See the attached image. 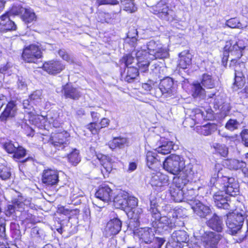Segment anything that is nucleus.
Masks as SVG:
<instances>
[{
	"instance_id": "79ce46f5",
	"label": "nucleus",
	"mask_w": 248,
	"mask_h": 248,
	"mask_svg": "<svg viewBox=\"0 0 248 248\" xmlns=\"http://www.w3.org/2000/svg\"><path fill=\"white\" fill-rule=\"evenodd\" d=\"M138 35V31L134 28L131 29L127 33V38L126 41L130 44L132 46H135L137 42L136 36Z\"/></svg>"
},
{
	"instance_id": "2eb2a0df",
	"label": "nucleus",
	"mask_w": 248,
	"mask_h": 248,
	"mask_svg": "<svg viewBox=\"0 0 248 248\" xmlns=\"http://www.w3.org/2000/svg\"><path fill=\"white\" fill-rule=\"evenodd\" d=\"M65 68V66L59 61L51 60L45 62L43 69L49 74H57L60 73Z\"/></svg>"
},
{
	"instance_id": "f257e3e1",
	"label": "nucleus",
	"mask_w": 248,
	"mask_h": 248,
	"mask_svg": "<svg viewBox=\"0 0 248 248\" xmlns=\"http://www.w3.org/2000/svg\"><path fill=\"white\" fill-rule=\"evenodd\" d=\"M219 164H216L215 171L210 180L211 192L215 206L218 208L230 209V205L226 194L235 196L239 194V186L237 180L227 175L225 169H219Z\"/></svg>"
},
{
	"instance_id": "393cba45",
	"label": "nucleus",
	"mask_w": 248,
	"mask_h": 248,
	"mask_svg": "<svg viewBox=\"0 0 248 248\" xmlns=\"http://www.w3.org/2000/svg\"><path fill=\"white\" fill-rule=\"evenodd\" d=\"M96 157L103 168V169H101L102 172L103 173L104 172L108 173H110L113 168L111 159L107 155L102 154H98L96 155Z\"/></svg>"
},
{
	"instance_id": "680f3d73",
	"label": "nucleus",
	"mask_w": 248,
	"mask_h": 248,
	"mask_svg": "<svg viewBox=\"0 0 248 248\" xmlns=\"http://www.w3.org/2000/svg\"><path fill=\"white\" fill-rule=\"evenodd\" d=\"M99 5L103 4L116 5L119 3L118 0H97Z\"/></svg>"
},
{
	"instance_id": "49530a36",
	"label": "nucleus",
	"mask_w": 248,
	"mask_h": 248,
	"mask_svg": "<svg viewBox=\"0 0 248 248\" xmlns=\"http://www.w3.org/2000/svg\"><path fill=\"white\" fill-rule=\"evenodd\" d=\"M240 125V124L235 119H230L226 123L225 127L228 130L233 131L235 129H238V127Z\"/></svg>"
},
{
	"instance_id": "ddd939ff",
	"label": "nucleus",
	"mask_w": 248,
	"mask_h": 248,
	"mask_svg": "<svg viewBox=\"0 0 248 248\" xmlns=\"http://www.w3.org/2000/svg\"><path fill=\"white\" fill-rule=\"evenodd\" d=\"M191 117L195 123L198 124L203 120H212L213 118V111L211 109L204 112L201 109L196 108L192 111Z\"/></svg>"
},
{
	"instance_id": "20e7f679",
	"label": "nucleus",
	"mask_w": 248,
	"mask_h": 248,
	"mask_svg": "<svg viewBox=\"0 0 248 248\" xmlns=\"http://www.w3.org/2000/svg\"><path fill=\"white\" fill-rule=\"evenodd\" d=\"M147 54L149 59L155 60L167 58L169 53L163 46L159 41L151 40L146 45Z\"/></svg>"
},
{
	"instance_id": "6e6552de",
	"label": "nucleus",
	"mask_w": 248,
	"mask_h": 248,
	"mask_svg": "<svg viewBox=\"0 0 248 248\" xmlns=\"http://www.w3.org/2000/svg\"><path fill=\"white\" fill-rule=\"evenodd\" d=\"M69 134L63 131L60 133H55L51 135L50 143L58 150H62L66 148L65 150L70 149L68 145L69 143Z\"/></svg>"
},
{
	"instance_id": "4d7b16f0",
	"label": "nucleus",
	"mask_w": 248,
	"mask_h": 248,
	"mask_svg": "<svg viewBox=\"0 0 248 248\" xmlns=\"http://www.w3.org/2000/svg\"><path fill=\"white\" fill-rule=\"evenodd\" d=\"M132 55L133 54L124 56L121 60L122 63H124V66L127 67V68L136 60Z\"/></svg>"
},
{
	"instance_id": "bf43d9fd",
	"label": "nucleus",
	"mask_w": 248,
	"mask_h": 248,
	"mask_svg": "<svg viewBox=\"0 0 248 248\" xmlns=\"http://www.w3.org/2000/svg\"><path fill=\"white\" fill-rule=\"evenodd\" d=\"M6 221L4 219H0V237L3 239H6Z\"/></svg>"
},
{
	"instance_id": "423d86ee",
	"label": "nucleus",
	"mask_w": 248,
	"mask_h": 248,
	"mask_svg": "<svg viewBox=\"0 0 248 248\" xmlns=\"http://www.w3.org/2000/svg\"><path fill=\"white\" fill-rule=\"evenodd\" d=\"M177 220L176 213L174 211L170 212L167 216H161L158 219L157 228L169 232L176 226L184 224L183 222L179 223Z\"/></svg>"
},
{
	"instance_id": "603ef678",
	"label": "nucleus",
	"mask_w": 248,
	"mask_h": 248,
	"mask_svg": "<svg viewBox=\"0 0 248 248\" xmlns=\"http://www.w3.org/2000/svg\"><path fill=\"white\" fill-rule=\"evenodd\" d=\"M16 143H13L12 141H9L3 144V147L8 153L13 154L16 149L17 148L16 147Z\"/></svg>"
},
{
	"instance_id": "5fc2aeb1",
	"label": "nucleus",
	"mask_w": 248,
	"mask_h": 248,
	"mask_svg": "<svg viewBox=\"0 0 248 248\" xmlns=\"http://www.w3.org/2000/svg\"><path fill=\"white\" fill-rule=\"evenodd\" d=\"M124 6V10L129 13H134L137 10V8L134 2V0H131L130 1L127 2L125 3Z\"/></svg>"
},
{
	"instance_id": "052dcab7",
	"label": "nucleus",
	"mask_w": 248,
	"mask_h": 248,
	"mask_svg": "<svg viewBox=\"0 0 248 248\" xmlns=\"http://www.w3.org/2000/svg\"><path fill=\"white\" fill-rule=\"evenodd\" d=\"M26 8L20 5L14 6L12 9V12L16 15H21L22 16L24 12H26Z\"/></svg>"
},
{
	"instance_id": "864d4df0",
	"label": "nucleus",
	"mask_w": 248,
	"mask_h": 248,
	"mask_svg": "<svg viewBox=\"0 0 248 248\" xmlns=\"http://www.w3.org/2000/svg\"><path fill=\"white\" fill-rule=\"evenodd\" d=\"M165 241L163 238L154 237L151 242L152 244L148 248H161Z\"/></svg>"
},
{
	"instance_id": "37998d69",
	"label": "nucleus",
	"mask_w": 248,
	"mask_h": 248,
	"mask_svg": "<svg viewBox=\"0 0 248 248\" xmlns=\"http://www.w3.org/2000/svg\"><path fill=\"white\" fill-rule=\"evenodd\" d=\"M11 171L10 168L7 167H2L0 168V180L8 181L11 179Z\"/></svg>"
},
{
	"instance_id": "6e6d98bb",
	"label": "nucleus",
	"mask_w": 248,
	"mask_h": 248,
	"mask_svg": "<svg viewBox=\"0 0 248 248\" xmlns=\"http://www.w3.org/2000/svg\"><path fill=\"white\" fill-rule=\"evenodd\" d=\"M143 89L147 91L152 92L151 93H153V92L155 90L156 91V88H155V82L151 80L148 81L147 83H143L142 85Z\"/></svg>"
},
{
	"instance_id": "e433bc0d",
	"label": "nucleus",
	"mask_w": 248,
	"mask_h": 248,
	"mask_svg": "<svg viewBox=\"0 0 248 248\" xmlns=\"http://www.w3.org/2000/svg\"><path fill=\"white\" fill-rule=\"evenodd\" d=\"M191 92L192 95L195 98H203L205 96V90L199 83L193 84Z\"/></svg>"
},
{
	"instance_id": "7ed1b4c3",
	"label": "nucleus",
	"mask_w": 248,
	"mask_h": 248,
	"mask_svg": "<svg viewBox=\"0 0 248 248\" xmlns=\"http://www.w3.org/2000/svg\"><path fill=\"white\" fill-rule=\"evenodd\" d=\"M155 95L156 97L162 96L167 100L175 97L176 90L174 86L173 79L167 77L161 80L159 87L156 88Z\"/></svg>"
},
{
	"instance_id": "3c124183",
	"label": "nucleus",
	"mask_w": 248,
	"mask_h": 248,
	"mask_svg": "<svg viewBox=\"0 0 248 248\" xmlns=\"http://www.w3.org/2000/svg\"><path fill=\"white\" fill-rule=\"evenodd\" d=\"M216 152L223 157H226L228 154V149L223 144H216L214 146Z\"/></svg>"
},
{
	"instance_id": "0eeeda50",
	"label": "nucleus",
	"mask_w": 248,
	"mask_h": 248,
	"mask_svg": "<svg viewBox=\"0 0 248 248\" xmlns=\"http://www.w3.org/2000/svg\"><path fill=\"white\" fill-rule=\"evenodd\" d=\"M230 66L232 67L235 71L234 84L238 88L242 87L245 82L244 74L246 70L245 63L239 62L233 59L231 61Z\"/></svg>"
},
{
	"instance_id": "b1692460",
	"label": "nucleus",
	"mask_w": 248,
	"mask_h": 248,
	"mask_svg": "<svg viewBox=\"0 0 248 248\" xmlns=\"http://www.w3.org/2000/svg\"><path fill=\"white\" fill-rule=\"evenodd\" d=\"M62 92L66 98L77 100L81 96L80 92L78 89L68 84L63 87Z\"/></svg>"
},
{
	"instance_id": "58836bf2",
	"label": "nucleus",
	"mask_w": 248,
	"mask_h": 248,
	"mask_svg": "<svg viewBox=\"0 0 248 248\" xmlns=\"http://www.w3.org/2000/svg\"><path fill=\"white\" fill-rule=\"evenodd\" d=\"M138 76V69L134 66H129L127 68V74L125 78V80L129 83L133 82Z\"/></svg>"
},
{
	"instance_id": "0e129e2a",
	"label": "nucleus",
	"mask_w": 248,
	"mask_h": 248,
	"mask_svg": "<svg viewBox=\"0 0 248 248\" xmlns=\"http://www.w3.org/2000/svg\"><path fill=\"white\" fill-rule=\"evenodd\" d=\"M149 211L150 212L152 217L154 218L155 219L156 221H157L161 216V214L158 210L157 208L149 209Z\"/></svg>"
},
{
	"instance_id": "8fccbe9b",
	"label": "nucleus",
	"mask_w": 248,
	"mask_h": 248,
	"mask_svg": "<svg viewBox=\"0 0 248 248\" xmlns=\"http://www.w3.org/2000/svg\"><path fill=\"white\" fill-rule=\"evenodd\" d=\"M42 93L37 90L33 92L30 96V102L33 104H38L41 101Z\"/></svg>"
},
{
	"instance_id": "f8f14e48",
	"label": "nucleus",
	"mask_w": 248,
	"mask_h": 248,
	"mask_svg": "<svg viewBox=\"0 0 248 248\" xmlns=\"http://www.w3.org/2000/svg\"><path fill=\"white\" fill-rule=\"evenodd\" d=\"M152 186L156 190H161L169 184V176L161 172L154 173L150 180Z\"/></svg>"
},
{
	"instance_id": "c85d7f7f",
	"label": "nucleus",
	"mask_w": 248,
	"mask_h": 248,
	"mask_svg": "<svg viewBox=\"0 0 248 248\" xmlns=\"http://www.w3.org/2000/svg\"><path fill=\"white\" fill-rule=\"evenodd\" d=\"M245 48L243 42L239 40L229 47V52L232 55H234L236 58L240 59L243 55L242 52Z\"/></svg>"
},
{
	"instance_id": "9d476101",
	"label": "nucleus",
	"mask_w": 248,
	"mask_h": 248,
	"mask_svg": "<svg viewBox=\"0 0 248 248\" xmlns=\"http://www.w3.org/2000/svg\"><path fill=\"white\" fill-rule=\"evenodd\" d=\"M132 54L136 57L139 70L142 72H146L150 64V62L148 60L149 57L147 56V50L145 48H141L136 51H133Z\"/></svg>"
},
{
	"instance_id": "4be33fe9",
	"label": "nucleus",
	"mask_w": 248,
	"mask_h": 248,
	"mask_svg": "<svg viewBox=\"0 0 248 248\" xmlns=\"http://www.w3.org/2000/svg\"><path fill=\"white\" fill-rule=\"evenodd\" d=\"M206 224L210 229L218 232H222L224 226L222 219L216 214L207 221Z\"/></svg>"
},
{
	"instance_id": "39448f33",
	"label": "nucleus",
	"mask_w": 248,
	"mask_h": 248,
	"mask_svg": "<svg viewBox=\"0 0 248 248\" xmlns=\"http://www.w3.org/2000/svg\"><path fill=\"white\" fill-rule=\"evenodd\" d=\"M151 11L163 20L171 22L176 20V16L175 12L170 9L169 6L163 1L161 0L155 5L153 6Z\"/></svg>"
},
{
	"instance_id": "412c9836",
	"label": "nucleus",
	"mask_w": 248,
	"mask_h": 248,
	"mask_svg": "<svg viewBox=\"0 0 248 248\" xmlns=\"http://www.w3.org/2000/svg\"><path fill=\"white\" fill-rule=\"evenodd\" d=\"M16 106L15 103L13 101L9 102L0 115V121L5 122L8 119L14 117L16 115Z\"/></svg>"
},
{
	"instance_id": "c03bdc74",
	"label": "nucleus",
	"mask_w": 248,
	"mask_h": 248,
	"mask_svg": "<svg viewBox=\"0 0 248 248\" xmlns=\"http://www.w3.org/2000/svg\"><path fill=\"white\" fill-rule=\"evenodd\" d=\"M23 20L27 23H31L36 19V16L34 12L30 9H26L22 16Z\"/></svg>"
},
{
	"instance_id": "6ab92c4d",
	"label": "nucleus",
	"mask_w": 248,
	"mask_h": 248,
	"mask_svg": "<svg viewBox=\"0 0 248 248\" xmlns=\"http://www.w3.org/2000/svg\"><path fill=\"white\" fill-rule=\"evenodd\" d=\"M112 194V189L108 185L103 184L99 186L95 195L97 199L104 202H108L111 201Z\"/></svg>"
},
{
	"instance_id": "09e8293b",
	"label": "nucleus",
	"mask_w": 248,
	"mask_h": 248,
	"mask_svg": "<svg viewBox=\"0 0 248 248\" xmlns=\"http://www.w3.org/2000/svg\"><path fill=\"white\" fill-rule=\"evenodd\" d=\"M126 209L129 208L131 210L136 209V207L138 205V199L134 197H129L126 200Z\"/></svg>"
},
{
	"instance_id": "a211bd4d",
	"label": "nucleus",
	"mask_w": 248,
	"mask_h": 248,
	"mask_svg": "<svg viewBox=\"0 0 248 248\" xmlns=\"http://www.w3.org/2000/svg\"><path fill=\"white\" fill-rule=\"evenodd\" d=\"M195 202H193L191 208L197 216L205 218L211 214V210L208 206L203 204L200 201Z\"/></svg>"
},
{
	"instance_id": "9b49d317",
	"label": "nucleus",
	"mask_w": 248,
	"mask_h": 248,
	"mask_svg": "<svg viewBox=\"0 0 248 248\" xmlns=\"http://www.w3.org/2000/svg\"><path fill=\"white\" fill-rule=\"evenodd\" d=\"M59 181V173L57 171L47 169L43 170L42 175V182L47 186H57Z\"/></svg>"
},
{
	"instance_id": "dca6fc26",
	"label": "nucleus",
	"mask_w": 248,
	"mask_h": 248,
	"mask_svg": "<svg viewBox=\"0 0 248 248\" xmlns=\"http://www.w3.org/2000/svg\"><path fill=\"white\" fill-rule=\"evenodd\" d=\"M222 236L213 232H209L203 241L204 248H217V244Z\"/></svg>"
},
{
	"instance_id": "c756f323",
	"label": "nucleus",
	"mask_w": 248,
	"mask_h": 248,
	"mask_svg": "<svg viewBox=\"0 0 248 248\" xmlns=\"http://www.w3.org/2000/svg\"><path fill=\"white\" fill-rule=\"evenodd\" d=\"M184 192V190L182 188L174 186L170 187V193L171 198L175 202H183Z\"/></svg>"
},
{
	"instance_id": "4468645a",
	"label": "nucleus",
	"mask_w": 248,
	"mask_h": 248,
	"mask_svg": "<svg viewBox=\"0 0 248 248\" xmlns=\"http://www.w3.org/2000/svg\"><path fill=\"white\" fill-rule=\"evenodd\" d=\"M134 233L137 235L140 240L145 243H151L154 238V233L151 228H140L134 229Z\"/></svg>"
},
{
	"instance_id": "338daca9",
	"label": "nucleus",
	"mask_w": 248,
	"mask_h": 248,
	"mask_svg": "<svg viewBox=\"0 0 248 248\" xmlns=\"http://www.w3.org/2000/svg\"><path fill=\"white\" fill-rule=\"evenodd\" d=\"M87 128L93 134H96V127H95V123H91L87 125Z\"/></svg>"
},
{
	"instance_id": "7c9ffc66",
	"label": "nucleus",
	"mask_w": 248,
	"mask_h": 248,
	"mask_svg": "<svg viewBox=\"0 0 248 248\" xmlns=\"http://www.w3.org/2000/svg\"><path fill=\"white\" fill-rule=\"evenodd\" d=\"M225 165L232 170H238L244 168L246 166L245 162L236 159H227L225 162Z\"/></svg>"
},
{
	"instance_id": "f704fd0d",
	"label": "nucleus",
	"mask_w": 248,
	"mask_h": 248,
	"mask_svg": "<svg viewBox=\"0 0 248 248\" xmlns=\"http://www.w3.org/2000/svg\"><path fill=\"white\" fill-rule=\"evenodd\" d=\"M159 154L152 151H148L146 155V164L148 168L153 169L154 165L158 161L161 162Z\"/></svg>"
},
{
	"instance_id": "2f4dec72",
	"label": "nucleus",
	"mask_w": 248,
	"mask_h": 248,
	"mask_svg": "<svg viewBox=\"0 0 248 248\" xmlns=\"http://www.w3.org/2000/svg\"><path fill=\"white\" fill-rule=\"evenodd\" d=\"M128 195L124 191L121 192L113 198L114 205L117 208L126 209V200Z\"/></svg>"
},
{
	"instance_id": "69168bd1",
	"label": "nucleus",
	"mask_w": 248,
	"mask_h": 248,
	"mask_svg": "<svg viewBox=\"0 0 248 248\" xmlns=\"http://www.w3.org/2000/svg\"><path fill=\"white\" fill-rule=\"evenodd\" d=\"M15 213V206L14 205H8L5 211V215L7 217H10Z\"/></svg>"
},
{
	"instance_id": "de8ad7c7",
	"label": "nucleus",
	"mask_w": 248,
	"mask_h": 248,
	"mask_svg": "<svg viewBox=\"0 0 248 248\" xmlns=\"http://www.w3.org/2000/svg\"><path fill=\"white\" fill-rule=\"evenodd\" d=\"M226 25L231 28L241 29L244 27V26L236 18H231L227 20L226 21Z\"/></svg>"
},
{
	"instance_id": "a18cd8bd",
	"label": "nucleus",
	"mask_w": 248,
	"mask_h": 248,
	"mask_svg": "<svg viewBox=\"0 0 248 248\" xmlns=\"http://www.w3.org/2000/svg\"><path fill=\"white\" fill-rule=\"evenodd\" d=\"M17 147L13 153V157L16 159H19L23 158L26 155V150L22 146L16 143Z\"/></svg>"
},
{
	"instance_id": "c9c22d12",
	"label": "nucleus",
	"mask_w": 248,
	"mask_h": 248,
	"mask_svg": "<svg viewBox=\"0 0 248 248\" xmlns=\"http://www.w3.org/2000/svg\"><path fill=\"white\" fill-rule=\"evenodd\" d=\"M69 150V153L67 154V158L69 162L72 165L76 166L80 161L81 158L79 156V151L76 149H71Z\"/></svg>"
},
{
	"instance_id": "aec40b11",
	"label": "nucleus",
	"mask_w": 248,
	"mask_h": 248,
	"mask_svg": "<svg viewBox=\"0 0 248 248\" xmlns=\"http://www.w3.org/2000/svg\"><path fill=\"white\" fill-rule=\"evenodd\" d=\"M129 216H131L129 222V226L133 229H135L140 225L141 222V217L143 216L142 210L140 208H136L131 210L128 213Z\"/></svg>"
},
{
	"instance_id": "e2e57ef3",
	"label": "nucleus",
	"mask_w": 248,
	"mask_h": 248,
	"mask_svg": "<svg viewBox=\"0 0 248 248\" xmlns=\"http://www.w3.org/2000/svg\"><path fill=\"white\" fill-rule=\"evenodd\" d=\"M166 248H182V244L178 243L175 240L172 242H168L166 245Z\"/></svg>"
},
{
	"instance_id": "1a4fd4ad",
	"label": "nucleus",
	"mask_w": 248,
	"mask_h": 248,
	"mask_svg": "<svg viewBox=\"0 0 248 248\" xmlns=\"http://www.w3.org/2000/svg\"><path fill=\"white\" fill-rule=\"evenodd\" d=\"M42 56V53L39 46L31 45L24 48L22 57L23 60L27 62L36 63Z\"/></svg>"
},
{
	"instance_id": "bb28decb",
	"label": "nucleus",
	"mask_w": 248,
	"mask_h": 248,
	"mask_svg": "<svg viewBox=\"0 0 248 248\" xmlns=\"http://www.w3.org/2000/svg\"><path fill=\"white\" fill-rule=\"evenodd\" d=\"M178 66L182 69H186L191 63L192 56L188 51L185 50L181 52L179 55Z\"/></svg>"
},
{
	"instance_id": "a19ab883",
	"label": "nucleus",
	"mask_w": 248,
	"mask_h": 248,
	"mask_svg": "<svg viewBox=\"0 0 248 248\" xmlns=\"http://www.w3.org/2000/svg\"><path fill=\"white\" fill-rule=\"evenodd\" d=\"M184 198L183 202H187L192 207L193 202L199 200L195 198V194L193 189H189L184 192Z\"/></svg>"
},
{
	"instance_id": "f03ea898",
	"label": "nucleus",
	"mask_w": 248,
	"mask_h": 248,
	"mask_svg": "<svg viewBox=\"0 0 248 248\" xmlns=\"http://www.w3.org/2000/svg\"><path fill=\"white\" fill-rule=\"evenodd\" d=\"M164 169L169 173L176 175L181 172L189 173L192 166H186L183 157L179 155L171 154L165 158L163 163Z\"/></svg>"
},
{
	"instance_id": "13d9d810",
	"label": "nucleus",
	"mask_w": 248,
	"mask_h": 248,
	"mask_svg": "<svg viewBox=\"0 0 248 248\" xmlns=\"http://www.w3.org/2000/svg\"><path fill=\"white\" fill-rule=\"evenodd\" d=\"M242 143L247 147H248V129H244L240 133Z\"/></svg>"
},
{
	"instance_id": "cd10ccee",
	"label": "nucleus",
	"mask_w": 248,
	"mask_h": 248,
	"mask_svg": "<svg viewBox=\"0 0 248 248\" xmlns=\"http://www.w3.org/2000/svg\"><path fill=\"white\" fill-rule=\"evenodd\" d=\"M217 130V126L215 124L208 123L206 124L196 127L197 132L204 136H209Z\"/></svg>"
},
{
	"instance_id": "473e14b6",
	"label": "nucleus",
	"mask_w": 248,
	"mask_h": 248,
	"mask_svg": "<svg viewBox=\"0 0 248 248\" xmlns=\"http://www.w3.org/2000/svg\"><path fill=\"white\" fill-rule=\"evenodd\" d=\"M173 143L172 141L167 140L165 139L162 141V144L158 147L155 151L158 154L165 155L170 153L173 149Z\"/></svg>"
},
{
	"instance_id": "a878e982",
	"label": "nucleus",
	"mask_w": 248,
	"mask_h": 248,
	"mask_svg": "<svg viewBox=\"0 0 248 248\" xmlns=\"http://www.w3.org/2000/svg\"><path fill=\"white\" fill-rule=\"evenodd\" d=\"M1 18L0 31H7L16 29V26L15 23L10 19L8 14L2 15L1 16Z\"/></svg>"
},
{
	"instance_id": "f3484780",
	"label": "nucleus",
	"mask_w": 248,
	"mask_h": 248,
	"mask_svg": "<svg viewBox=\"0 0 248 248\" xmlns=\"http://www.w3.org/2000/svg\"><path fill=\"white\" fill-rule=\"evenodd\" d=\"M122 224V221L118 217L110 219L107 224L106 235L110 236L118 234L121 230Z\"/></svg>"
},
{
	"instance_id": "5701e85b",
	"label": "nucleus",
	"mask_w": 248,
	"mask_h": 248,
	"mask_svg": "<svg viewBox=\"0 0 248 248\" xmlns=\"http://www.w3.org/2000/svg\"><path fill=\"white\" fill-rule=\"evenodd\" d=\"M192 168L191 167V171L188 173L186 172H181L178 175V177L173 178V182L175 184L174 187H179L183 189V186L187 184L189 181V177L192 174Z\"/></svg>"
},
{
	"instance_id": "72a5a7b5",
	"label": "nucleus",
	"mask_w": 248,
	"mask_h": 248,
	"mask_svg": "<svg viewBox=\"0 0 248 248\" xmlns=\"http://www.w3.org/2000/svg\"><path fill=\"white\" fill-rule=\"evenodd\" d=\"M171 238L181 244L182 243H187L189 240V236L184 230H177L171 234Z\"/></svg>"
},
{
	"instance_id": "4c0bfd02",
	"label": "nucleus",
	"mask_w": 248,
	"mask_h": 248,
	"mask_svg": "<svg viewBox=\"0 0 248 248\" xmlns=\"http://www.w3.org/2000/svg\"><path fill=\"white\" fill-rule=\"evenodd\" d=\"M128 140L126 138L122 137L114 138L112 141L109 143V147L114 149L116 147L122 148L127 143Z\"/></svg>"
},
{
	"instance_id": "774afa93",
	"label": "nucleus",
	"mask_w": 248,
	"mask_h": 248,
	"mask_svg": "<svg viewBox=\"0 0 248 248\" xmlns=\"http://www.w3.org/2000/svg\"><path fill=\"white\" fill-rule=\"evenodd\" d=\"M223 101L221 98V96L219 95L216 96L214 98V105L215 108H219V106L222 104Z\"/></svg>"
},
{
	"instance_id": "ea45409f",
	"label": "nucleus",
	"mask_w": 248,
	"mask_h": 248,
	"mask_svg": "<svg viewBox=\"0 0 248 248\" xmlns=\"http://www.w3.org/2000/svg\"><path fill=\"white\" fill-rule=\"evenodd\" d=\"M201 84L207 89H212L215 86V80L211 75L207 74H203Z\"/></svg>"
}]
</instances>
